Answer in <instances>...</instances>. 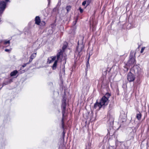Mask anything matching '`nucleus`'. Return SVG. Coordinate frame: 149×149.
Wrapping results in <instances>:
<instances>
[{"label":"nucleus","instance_id":"obj_1","mask_svg":"<svg viewBox=\"0 0 149 149\" xmlns=\"http://www.w3.org/2000/svg\"><path fill=\"white\" fill-rule=\"evenodd\" d=\"M81 40L80 41V44H79V41L78 42V45L77 48V50L75 52L80 57L82 54V52L83 51V49L84 48V46L83 44V38L81 37Z\"/></svg>","mask_w":149,"mask_h":149},{"label":"nucleus","instance_id":"obj_2","mask_svg":"<svg viewBox=\"0 0 149 149\" xmlns=\"http://www.w3.org/2000/svg\"><path fill=\"white\" fill-rule=\"evenodd\" d=\"M135 54H133V53L131 52L130 54V59L128 61L127 65L129 66H131L132 65H134L135 64V60L134 58Z\"/></svg>","mask_w":149,"mask_h":149},{"label":"nucleus","instance_id":"obj_3","mask_svg":"<svg viewBox=\"0 0 149 149\" xmlns=\"http://www.w3.org/2000/svg\"><path fill=\"white\" fill-rule=\"evenodd\" d=\"M62 54V51H61L57 54V60L55 61L52 66V68L53 70H55L56 68L58 61L60 60H61V56Z\"/></svg>","mask_w":149,"mask_h":149},{"label":"nucleus","instance_id":"obj_4","mask_svg":"<svg viewBox=\"0 0 149 149\" xmlns=\"http://www.w3.org/2000/svg\"><path fill=\"white\" fill-rule=\"evenodd\" d=\"M63 102L62 103V104L61 106V107L62 109V116H63V118H62V126L63 128H64V125L63 124V117L64 115V114L65 113V109H66V103H65V100H64V99H63Z\"/></svg>","mask_w":149,"mask_h":149},{"label":"nucleus","instance_id":"obj_5","mask_svg":"<svg viewBox=\"0 0 149 149\" xmlns=\"http://www.w3.org/2000/svg\"><path fill=\"white\" fill-rule=\"evenodd\" d=\"M100 102L104 109L105 106L108 105L109 103V100L107 98L105 97V96H103L101 99Z\"/></svg>","mask_w":149,"mask_h":149},{"label":"nucleus","instance_id":"obj_6","mask_svg":"<svg viewBox=\"0 0 149 149\" xmlns=\"http://www.w3.org/2000/svg\"><path fill=\"white\" fill-rule=\"evenodd\" d=\"M127 80L130 82L133 81L135 77L134 74L131 72H129L127 75Z\"/></svg>","mask_w":149,"mask_h":149},{"label":"nucleus","instance_id":"obj_7","mask_svg":"<svg viewBox=\"0 0 149 149\" xmlns=\"http://www.w3.org/2000/svg\"><path fill=\"white\" fill-rule=\"evenodd\" d=\"M6 3L4 1L0 2V10L2 13L6 7Z\"/></svg>","mask_w":149,"mask_h":149},{"label":"nucleus","instance_id":"obj_8","mask_svg":"<svg viewBox=\"0 0 149 149\" xmlns=\"http://www.w3.org/2000/svg\"><path fill=\"white\" fill-rule=\"evenodd\" d=\"M101 108H103L100 102H98L97 101L95 104L94 108L97 109L99 110Z\"/></svg>","mask_w":149,"mask_h":149},{"label":"nucleus","instance_id":"obj_9","mask_svg":"<svg viewBox=\"0 0 149 149\" xmlns=\"http://www.w3.org/2000/svg\"><path fill=\"white\" fill-rule=\"evenodd\" d=\"M56 56H51L49 58L47 59V63H50L53 62L56 59Z\"/></svg>","mask_w":149,"mask_h":149},{"label":"nucleus","instance_id":"obj_10","mask_svg":"<svg viewBox=\"0 0 149 149\" xmlns=\"http://www.w3.org/2000/svg\"><path fill=\"white\" fill-rule=\"evenodd\" d=\"M35 23L37 25H40V17L39 16H36L35 19Z\"/></svg>","mask_w":149,"mask_h":149},{"label":"nucleus","instance_id":"obj_11","mask_svg":"<svg viewBox=\"0 0 149 149\" xmlns=\"http://www.w3.org/2000/svg\"><path fill=\"white\" fill-rule=\"evenodd\" d=\"M3 42V44L5 45L6 47L9 46L10 45V40H4Z\"/></svg>","mask_w":149,"mask_h":149},{"label":"nucleus","instance_id":"obj_12","mask_svg":"<svg viewBox=\"0 0 149 149\" xmlns=\"http://www.w3.org/2000/svg\"><path fill=\"white\" fill-rule=\"evenodd\" d=\"M142 115L140 113H139L136 114V118L138 120H140L141 118Z\"/></svg>","mask_w":149,"mask_h":149},{"label":"nucleus","instance_id":"obj_13","mask_svg":"<svg viewBox=\"0 0 149 149\" xmlns=\"http://www.w3.org/2000/svg\"><path fill=\"white\" fill-rule=\"evenodd\" d=\"M17 72H18L17 70H14L11 73L10 75L11 76H15L16 75Z\"/></svg>","mask_w":149,"mask_h":149},{"label":"nucleus","instance_id":"obj_14","mask_svg":"<svg viewBox=\"0 0 149 149\" xmlns=\"http://www.w3.org/2000/svg\"><path fill=\"white\" fill-rule=\"evenodd\" d=\"M67 43L66 42L63 45L62 47V49L63 50H61V51H62V53L64 51V50L66 48L67 46ZM61 51L60 50V51Z\"/></svg>","mask_w":149,"mask_h":149},{"label":"nucleus","instance_id":"obj_15","mask_svg":"<svg viewBox=\"0 0 149 149\" xmlns=\"http://www.w3.org/2000/svg\"><path fill=\"white\" fill-rule=\"evenodd\" d=\"M36 53H33L31 56V58L32 59L34 58L36 56Z\"/></svg>","mask_w":149,"mask_h":149},{"label":"nucleus","instance_id":"obj_16","mask_svg":"<svg viewBox=\"0 0 149 149\" xmlns=\"http://www.w3.org/2000/svg\"><path fill=\"white\" fill-rule=\"evenodd\" d=\"M111 95L109 93H106L104 96H105V97L106 98H107L108 100L110 96Z\"/></svg>","mask_w":149,"mask_h":149},{"label":"nucleus","instance_id":"obj_17","mask_svg":"<svg viewBox=\"0 0 149 149\" xmlns=\"http://www.w3.org/2000/svg\"><path fill=\"white\" fill-rule=\"evenodd\" d=\"M71 8V6H67L66 7V9L67 11V12H68L70 10Z\"/></svg>","mask_w":149,"mask_h":149},{"label":"nucleus","instance_id":"obj_18","mask_svg":"<svg viewBox=\"0 0 149 149\" xmlns=\"http://www.w3.org/2000/svg\"><path fill=\"white\" fill-rule=\"evenodd\" d=\"M40 25L43 26L45 25V23L44 21H42V22H40Z\"/></svg>","mask_w":149,"mask_h":149},{"label":"nucleus","instance_id":"obj_19","mask_svg":"<svg viewBox=\"0 0 149 149\" xmlns=\"http://www.w3.org/2000/svg\"><path fill=\"white\" fill-rule=\"evenodd\" d=\"M61 72L64 75L65 74V70L64 67V68L62 70V72Z\"/></svg>","mask_w":149,"mask_h":149},{"label":"nucleus","instance_id":"obj_20","mask_svg":"<svg viewBox=\"0 0 149 149\" xmlns=\"http://www.w3.org/2000/svg\"><path fill=\"white\" fill-rule=\"evenodd\" d=\"M87 3V1H85L83 2L82 3V5L83 6H85V5Z\"/></svg>","mask_w":149,"mask_h":149},{"label":"nucleus","instance_id":"obj_21","mask_svg":"<svg viewBox=\"0 0 149 149\" xmlns=\"http://www.w3.org/2000/svg\"><path fill=\"white\" fill-rule=\"evenodd\" d=\"M109 149H116V148L113 146H110L109 147Z\"/></svg>","mask_w":149,"mask_h":149},{"label":"nucleus","instance_id":"obj_22","mask_svg":"<svg viewBox=\"0 0 149 149\" xmlns=\"http://www.w3.org/2000/svg\"><path fill=\"white\" fill-rule=\"evenodd\" d=\"M86 1H87V5H88L91 2V0H87Z\"/></svg>","mask_w":149,"mask_h":149},{"label":"nucleus","instance_id":"obj_23","mask_svg":"<svg viewBox=\"0 0 149 149\" xmlns=\"http://www.w3.org/2000/svg\"><path fill=\"white\" fill-rule=\"evenodd\" d=\"M77 18H76V19L75 21L74 22H73V24L74 25H75L76 23V22H77Z\"/></svg>","mask_w":149,"mask_h":149},{"label":"nucleus","instance_id":"obj_24","mask_svg":"<svg viewBox=\"0 0 149 149\" xmlns=\"http://www.w3.org/2000/svg\"><path fill=\"white\" fill-rule=\"evenodd\" d=\"M145 48V47H143L141 48V53H142L143 52V51H144V49Z\"/></svg>","mask_w":149,"mask_h":149},{"label":"nucleus","instance_id":"obj_25","mask_svg":"<svg viewBox=\"0 0 149 149\" xmlns=\"http://www.w3.org/2000/svg\"><path fill=\"white\" fill-rule=\"evenodd\" d=\"M33 59L32 58H31L30 57L29 60V61L27 63L29 64V63H30L32 61Z\"/></svg>","mask_w":149,"mask_h":149},{"label":"nucleus","instance_id":"obj_26","mask_svg":"<svg viewBox=\"0 0 149 149\" xmlns=\"http://www.w3.org/2000/svg\"><path fill=\"white\" fill-rule=\"evenodd\" d=\"M79 10L81 13H82L83 11V10L82 9H81L80 7L79 8Z\"/></svg>","mask_w":149,"mask_h":149},{"label":"nucleus","instance_id":"obj_27","mask_svg":"<svg viewBox=\"0 0 149 149\" xmlns=\"http://www.w3.org/2000/svg\"><path fill=\"white\" fill-rule=\"evenodd\" d=\"M27 64H28L27 63H24V65H22V67H26Z\"/></svg>","mask_w":149,"mask_h":149},{"label":"nucleus","instance_id":"obj_28","mask_svg":"<svg viewBox=\"0 0 149 149\" xmlns=\"http://www.w3.org/2000/svg\"><path fill=\"white\" fill-rule=\"evenodd\" d=\"M5 51L6 52H8L10 51V50L8 49H5Z\"/></svg>","mask_w":149,"mask_h":149},{"label":"nucleus","instance_id":"obj_29","mask_svg":"<svg viewBox=\"0 0 149 149\" xmlns=\"http://www.w3.org/2000/svg\"><path fill=\"white\" fill-rule=\"evenodd\" d=\"M65 132H63V136L64 137L65 135Z\"/></svg>","mask_w":149,"mask_h":149},{"label":"nucleus","instance_id":"obj_30","mask_svg":"<svg viewBox=\"0 0 149 149\" xmlns=\"http://www.w3.org/2000/svg\"><path fill=\"white\" fill-rule=\"evenodd\" d=\"M47 0L48 1L49 4L50 2V0Z\"/></svg>","mask_w":149,"mask_h":149},{"label":"nucleus","instance_id":"obj_31","mask_svg":"<svg viewBox=\"0 0 149 149\" xmlns=\"http://www.w3.org/2000/svg\"><path fill=\"white\" fill-rule=\"evenodd\" d=\"M2 13L1 12V11L0 10V15Z\"/></svg>","mask_w":149,"mask_h":149},{"label":"nucleus","instance_id":"obj_32","mask_svg":"<svg viewBox=\"0 0 149 149\" xmlns=\"http://www.w3.org/2000/svg\"><path fill=\"white\" fill-rule=\"evenodd\" d=\"M6 2H8L9 0H5Z\"/></svg>","mask_w":149,"mask_h":149},{"label":"nucleus","instance_id":"obj_33","mask_svg":"<svg viewBox=\"0 0 149 149\" xmlns=\"http://www.w3.org/2000/svg\"><path fill=\"white\" fill-rule=\"evenodd\" d=\"M2 42V41H1V42H0V43H1Z\"/></svg>","mask_w":149,"mask_h":149},{"label":"nucleus","instance_id":"obj_34","mask_svg":"<svg viewBox=\"0 0 149 149\" xmlns=\"http://www.w3.org/2000/svg\"><path fill=\"white\" fill-rule=\"evenodd\" d=\"M1 20L0 19V22H1Z\"/></svg>","mask_w":149,"mask_h":149},{"label":"nucleus","instance_id":"obj_35","mask_svg":"<svg viewBox=\"0 0 149 149\" xmlns=\"http://www.w3.org/2000/svg\"><path fill=\"white\" fill-rule=\"evenodd\" d=\"M1 47V45H0V47Z\"/></svg>","mask_w":149,"mask_h":149}]
</instances>
